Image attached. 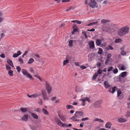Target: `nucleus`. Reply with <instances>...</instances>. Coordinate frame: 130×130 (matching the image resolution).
Instances as JSON below:
<instances>
[{"label":"nucleus","mask_w":130,"mask_h":130,"mask_svg":"<svg viewBox=\"0 0 130 130\" xmlns=\"http://www.w3.org/2000/svg\"><path fill=\"white\" fill-rule=\"evenodd\" d=\"M116 88V87H113V88L109 89L108 90V91L109 92L113 93L116 90L115 89Z\"/></svg>","instance_id":"17"},{"label":"nucleus","mask_w":130,"mask_h":130,"mask_svg":"<svg viewBox=\"0 0 130 130\" xmlns=\"http://www.w3.org/2000/svg\"><path fill=\"white\" fill-rule=\"evenodd\" d=\"M28 119V116L27 115H25L22 117V119L23 120L26 121Z\"/></svg>","instance_id":"18"},{"label":"nucleus","mask_w":130,"mask_h":130,"mask_svg":"<svg viewBox=\"0 0 130 130\" xmlns=\"http://www.w3.org/2000/svg\"><path fill=\"white\" fill-rule=\"evenodd\" d=\"M73 31L72 32V34H74V32H77L78 30V28L76 25H74L73 26Z\"/></svg>","instance_id":"14"},{"label":"nucleus","mask_w":130,"mask_h":130,"mask_svg":"<svg viewBox=\"0 0 130 130\" xmlns=\"http://www.w3.org/2000/svg\"><path fill=\"white\" fill-rule=\"evenodd\" d=\"M88 5L92 8L97 7L98 6L97 3L94 0H91L90 3Z\"/></svg>","instance_id":"6"},{"label":"nucleus","mask_w":130,"mask_h":130,"mask_svg":"<svg viewBox=\"0 0 130 130\" xmlns=\"http://www.w3.org/2000/svg\"><path fill=\"white\" fill-rule=\"evenodd\" d=\"M98 76V75L96 73H95L93 76L92 79H95Z\"/></svg>","instance_id":"38"},{"label":"nucleus","mask_w":130,"mask_h":130,"mask_svg":"<svg viewBox=\"0 0 130 130\" xmlns=\"http://www.w3.org/2000/svg\"><path fill=\"white\" fill-rule=\"evenodd\" d=\"M101 22L103 24H105L109 23L110 21L107 20L102 19L101 20Z\"/></svg>","instance_id":"25"},{"label":"nucleus","mask_w":130,"mask_h":130,"mask_svg":"<svg viewBox=\"0 0 130 130\" xmlns=\"http://www.w3.org/2000/svg\"><path fill=\"white\" fill-rule=\"evenodd\" d=\"M101 102L99 100L95 102L93 105L94 107H96L99 105L101 104Z\"/></svg>","instance_id":"16"},{"label":"nucleus","mask_w":130,"mask_h":130,"mask_svg":"<svg viewBox=\"0 0 130 130\" xmlns=\"http://www.w3.org/2000/svg\"><path fill=\"white\" fill-rule=\"evenodd\" d=\"M75 64L77 66H79V63L78 62H74Z\"/></svg>","instance_id":"57"},{"label":"nucleus","mask_w":130,"mask_h":130,"mask_svg":"<svg viewBox=\"0 0 130 130\" xmlns=\"http://www.w3.org/2000/svg\"><path fill=\"white\" fill-rule=\"evenodd\" d=\"M96 65L98 67L100 68L101 66V63L100 62H98L97 63Z\"/></svg>","instance_id":"53"},{"label":"nucleus","mask_w":130,"mask_h":130,"mask_svg":"<svg viewBox=\"0 0 130 130\" xmlns=\"http://www.w3.org/2000/svg\"><path fill=\"white\" fill-rule=\"evenodd\" d=\"M29 127L31 130H38L37 126L34 125L33 126H29Z\"/></svg>","instance_id":"22"},{"label":"nucleus","mask_w":130,"mask_h":130,"mask_svg":"<svg viewBox=\"0 0 130 130\" xmlns=\"http://www.w3.org/2000/svg\"><path fill=\"white\" fill-rule=\"evenodd\" d=\"M66 108L67 109H73L74 107L70 105H67L66 106Z\"/></svg>","instance_id":"27"},{"label":"nucleus","mask_w":130,"mask_h":130,"mask_svg":"<svg viewBox=\"0 0 130 130\" xmlns=\"http://www.w3.org/2000/svg\"><path fill=\"white\" fill-rule=\"evenodd\" d=\"M69 57L68 56H67L66 57V60H64L63 62V66H64L66 64L68 63L69 62Z\"/></svg>","instance_id":"10"},{"label":"nucleus","mask_w":130,"mask_h":130,"mask_svg":"<svg viewBox=\"0 0 130 130\" xmlns=\"http://www.w3.org/2000/svg\"><path fill=\"white\" fill-rule=\"evenodd\" d=\"M87 31H94L95 30V29L94 28H92L91 29H87Z\"/></svg>","instance_id":"58"},{"label":"nucleus","mask_w":130,"mask_h":130,"mask_svg":"<svg viewBox=\"0 0 130 130\" xmlns=\"http://www.w3.org/2000/svg\"><path fill=\"white\" fill-rule=\"evenodd\" d=\"M22 73L24 75L27 76L31 80H33L34 78L32 77V76L28 73L25 70L22 69L21 70Z\"/></svg>","instance_id":"5"},{"label":"nucleus","mask_w":130,"mask_h":130,"mask_svg":"<svg viewBox=\"0 0 130 130\" xmlns=\"http://www.w3.org/2000/svg\"><path fill=\"white\" fill-rule=\"evenodd\" d=\"M21 54V51H19L17 52V53H14L13 54V57L14 58H15L18 57Z\"/></svg>","instance_id":"15"},{"label":"nucleus","mask_w":130,"mask_h":130,"mask_svg":"<svg viewBox=\"0 0 130 130\" xmlns=\"http://www.w3.org/2000/svg\"><path fill=\"white\" fill-rule=\"evenodd\" d=\"M89 118H83L82 119V121H84L85 120H89Z\"/></svg>","instance_id":"51"},{"label":"nucleus","mask_w":130,"mask_h":130,"mask_svg":"<svg viewBox=\"0 0 130 130\" xmlns=\"http://www.w3.org/2000/svg\"><path fill=\"white\" fill-rule=\"evenodd\" d=\"M129 30V26H126L119 29L118 31V34L121 36H123L128 32Z\"/></svg>","instance_id":"1"},{"label":"nucleus","mask_w":130,"mask_h":130,"mask_svg":"<svg viewBox=\"0 0 130 130\" xmlns=\"http://www.w3.org/2000/svg\"><path fill=\"white\" fill-rule=\"evenodd\" d=\"M40 101L38 103L40 105H41L42 104V100L41 99H40Z\"/></svg>","instance_id":"63"},{"label":"nucleus","mask_w":130,"mask_h":130,"mask_svg":"<svg viewBox=\"0 0 130 130\" xmlns=\"http://www.w3.org/2000/svg\"><path fill=\"white\" fill-rule=\"evenodd\" d=\"M88 44L90 48L93 49L95 47L94 42L93 41H90L88 42Z\"/></svg>","instance_id":"9"},{"label":"nucleus","mask_w":130,"mask_h":130,"mask_svg":"<svg viewBox=\"0 0 130 130\" xmlns=\"http://www.w3.org/2000/svg\"><path fill=\"white\" fill-rule=\"evenodd\" d=\"M42 111H43V112L44 114L45 115H48V112L46 110L44 109H42Z\"/></svg>","instance_id":"37"},{"label":"nucleus","mask_w":130,"mask_h":130,"mask_svg":"<svg viewBox=\"0 0 130 130\" xmlns=\"http://www.w3.org/2000/svg\"><path fill=\"white\" fill-rule=\"evenodd\" d=\"M19 61L20 62V63L22 64L23 63V60L22 58H20L19 59Z\"/></svg>","instance_id":"44"},{"label":"nucleus","mask_w":130,"mask_h":130,"mask_svg":"<svg viewBox=\"0 0 130 130\" xmlns=\"http://www.w3.org/2000/svg\"><path fill=\"white\" fill-rule=\"evenodd\" d=\"M84 115V114L82 111H76L71 119L74 121H79L80 120L78 118H80L81 116H83Z\"/></svg>","instance_id":"2"},{"label":"nucleus","mask_w":130,"mask_h":130,"mask_svg":"<svg viewBox=\"0 0 130 130\" xmlns=\"http://www.w3.org/2000/svg\"><path fill=\"white\" fill-rule=\"evenodd\" d=\"M80 68H81L82 69H84L86 68V67L84 65H82L80 66Z\"/></svg>","instance_id":"52"},{"label":"nucleus","mask_w":130,"mask_h":130,"mask_svg":"<svg viewBox=\"0 0 130 130\" xmlns=\"http://www.w3.org/2000/svg\"><path fill=\"white\" fill-rule=\"evenodd\" d=\"M28 53V52L27 51H25L24 53L22 55V57L23 58L24 56H25Z\"/></svg>","instance_id":"49"},{"label":"nucleus","mask_w":130,"mask_h":130,"mask_svg":"<svg viewBox=\"0 0 130 130\" xmlns=\"http://www.w3.org/2000/svg\"><path fill=\"white\" fill-rule=\"evenodd\" d=\"M117 96L119 98V99H121L123 98V97L120 98V95L122 93V92L121 90H118L117 91Z\"/></svg>","instance_id":"23"},{"label":"nucleus","mask_w":130,"mask_h":130,"mask_svg":"<svg viewBox=\"0 0 130 130\" xmlns=\"http://www.w3.org/2000/svg\"><path fill=\"white\" fill-rule=\"evenodd\" d=\"M118 72V70L117 68L114 69L113 70V72L114 74H116Z\"/></svg>","instance_id":"46"},{"label":"nucleus","mask_w":130,"mask_h":130,"mask_svg":"<svg viewBox=\"0 0 130 130\" xmlns=\"http://www.w3.org/2000/svg\"><path fill=\"white\" fill-rule=\"evenodd\" d=\"M59 100H55V104H57V103H58L59 102Z\"/></svg>","instance_id":"64"},{"label":"nucleus","mask_w":130,"mask_h":130,"mask_svg":"<svg viewBox=\"0 0 130 130\" xmlns=\"http://www.w3.org/2000/svg\"><path fill=\"white\" fill-rule=\"evenodd\" d=\"M45 82V89L48 94L51 93L52 90V87L47 81H46Z\"/></svg>","instance_id":"3"},{"label":"nucleus","mask_w":130,"mask_h":130,"mask_svg":"<svg viewBox=\"0 0 130 130\" xmlns=\"http://www.w3.org/2000/svg\"><path fill=\"white\" fill-rule=\"evenodd\" d=\"M16 69L18 72H20L21 70V68L19 66H17L16 67Z\"/></svg>","instance_id":"42"},{"label":"nucleus","mask_w":130,"mask_h":130,"mask_svg":"<svg viewBox=\"0 0 130 130\" xmlns=\"http://www.w3.org/2000/svg\"><path fill=\"white\" fill-rule=\"evenodd\" d=\"M13 71L11 70H9L8 71V73L9 75L10 76H12L13 75Z\"/></svg>","instance_id":"34"},{"label":"nucleus","mask_w":130,"mask_h":130,"mask_svg":"<svg viewBox=\"0 0 130 130\" xmlns=\"http://www.w3.org/2000/svg\"><path fill=\"white\" fill-rule=\"evenodd\" d=\"M93 121H98L100 123H103L104 122V121L103 120H102L100 119H99L98 118H96L94 119L93 120Z\"/></svg>","instance_id":"24"},{"label":"nucleus","mask_w":130,"mask_h":130,"mask_svg":"<svg viewBox=\"0 0 130 130\" xmlns=\"http://www.w3.org/2000/svg\"><path fill=\"white\" fill-rule=\"evenodd\" d=\"M29 71L30 72L33 73L34 71L33 68L32 67H30L29 68Z\"/></svg>","instance_id":"50"},{"label":"nucleus","mask_w":130,"mask_h":130,"mask_svg":"<svg viewBox=\"0 0 130 130\" xmlns=\"http://www.w3.org/2000/svg\"><path fill=\"white\" fill-rule=\"evenodd\" d=\"M118 121L119 123H123L126 122L127 120L124 118H121L118 119Z\"/></svg>","instance_id":"13"},{"label":"nucleus","mask_w":130,"mask_h":130,"mask_svg":"<svg viewBox=\"0 0 130 130\" xmlns=\"http://www.w3.org/2000/svg\"><path fill=\"white\" fill-rule=\"evenodd\" d=\"M20 109L21 111L23 113L25 112L27 110V108H24L22 107H20Z\"/></svg>","instance_id":"28"},{"label":"nucleus","mask_w":130,"mask_h":130,"mask_svg":"<svg viewBox=\"0 0 130 130\" xmlns=\"http://www.w3.org/2000/svg\"><path fill=\"white\" fill-rule=\"evenodd\" d=\"M58 116L60 118L61 120L62 121H66V119L62 115H61L60 114H58Z\"/></svg>","instance_id":"26"},{"label":"nucleus","mask_w":130,"mask_h":130,"mask_svg":"<svg viewBox=\"0 0 130 130\" xmlns=\"http://www.w3.org/2000/svg\"><path fill=\"white\" fill-rule=\"evenodd\" d=\"M73 40H71L69 41V46L71 47L73 45Z\"/></svg>","instance_id":"36"},{"label":"nucleus","mask_w":130,"mask_h":130,"mask_svg":"<svg viewBox=\"0 0 130 130\" xmlns=\"http://www.w3.org/2000/svg\"><path fill=\"white\" fill-rule=\"evenodd\" d=\"M80 100L82 101L83 102V103L82 104V105L83 106H84L85 105V101L82 98Z\"/></svg>","instance_id":"41"},{"label":"nucleus","mask_w":130,"mask_h":130,"mask_svg":"<svg viewBox=\"0 0 130 130\" xmlns=\"http://www.w3.org/2000/svg\"><path fill=\"white\" fill-rule=\"evenodd\" d=\"M125 116L126 117H130V111H127L126 112Z\"/></svg>","instance_id":"43"},{"label":"nucleus","mask_w":130,"mask_h":130,"mask_svg":"<svg viewBox=\"0 0 130 130\" xmlns=\"http://www.w3.org/2000/svg\"><path fill=\"white\" fill-rule=\"evenodd\" d=\"M34 61V59L32 58H30L28 61L27 62V63L29 64H30L32 63Z\"/></svg>","instance_id":"30"},{"label":"nucleus","mask_w":130,"mask_h":130,"mask_svg":"<svg viewBox=\"0 0 130 130\" xmlns=\"http://www.w3.org/2000/svg\"><path fill=\"white\" fill-rule=\"evenodd\" d=\"M108 47L109 49L111 50H113V48L110 45H109L108 46Z\"/></svg>","instance_id":"54"},{"label":"nucleus","mask_w":130,"mask_h":130,"mask_svg":"<svg viewBox=\"0 0 130 130\" xmlns=\"http://www.w3.org/2000/svg\"><path fill=\"white\" fill-rule=\"evenodd\" d=\"M113 68V67H109L107 70V71L108 72H110V71H111Z\"/></svg>","instance_id":"47"},{"label":"nucleus","mask_w":130,"mask_h":130,"mask_svg":"<svg viewBox=\"0 0 130 130\" xmlns=\"http://www.w3.org/2000/svg\"><path fill=\"white\" fill-rule=\"evenodd\" d=\"M32 98H34L38 96L36 94H34L32 95Z\"/></svg>","instance_id":"56"},{"label":"nucleus","mask_w":130,"mask_h":130,"mask_svg":"<svg viewBox=\"0 0 130 130\" xmlns=\"http://www.w3.org/2000/svg\"><path fill=\"white\" fill-rule=\"evenodd\" d=\"M127 72H124L122 73L121 74V76L122 77H124L126 75Z\"/></svg>","instance_id":"32"},{"label":"nucleus","mask_w":130,"mask_h":130,"mask_svg":"<svg viewBox=\"0 0 130 130\" xmlns=\"http://www.w3.org/2000/svg\"><path fill=\"white\" fill-rule=\"evenodd\" d=\"M75 91L76 92H81L83 91V89L81 87L77 86L76 87Z\"/></svg>","instance_id":"12"},{"label":"nucleus","mask_w":130,"mask_h":130,"mask_svg":"<svg viewBox=\"0 0 130 130\" xmlns=\"http://www.w3.org/2000/svg\"><path fill=\"white\" fill-rule=\"evenodd\" d=\"M82 99L84 100L85 101H86L89 102H91V100H90V99L88 97H85Z\"/></svg>","instance_id":"35"},{"label":"nucleus","mask_w":130,"mask_h":130,"mask_svg":"<svg viewBox=\"0 0 130 130\" xmlns=\"http://www.w3.org/2000/svg\"><path fill=\"white\" fill-rule=\"evenodd\" d=\"M118 67L119 68L120 70H124L126 69V67L124 65H122L121 67L120 66H119Z\"/></svg>","instance_id":"20"},{"label":"nucleus","mask_w":130,"mask_h":130,"mask_svg":"<svg viewBox=\"0 0 130 130\" xmlns=\"http://www.w3.org/2000/svg\"><path fill=\"white\" fill-rule=\"evenodd\" d=\"M72 104L74 105H76L77 104V103L76 102H74Z\"/></svg>","instance_id":"62"},{"label":"nucleus","mask_w":130,"mask_h":130,"mask_svg":"<svg viewBox=\"0 0 130 130\" xmlns=\"http://www.w3.org/2000/svg\"><path fill=\"white\" fill-rule=\"evenodd\" d=\"M96 44L98 46H100L101 45V46L102 47H104L105 46V43H103L102 44V41L100 39H97L96 40Z\"/></svg>","instance_id":"8"},{"label":"nucleus","mask_w":130,"mask_h":130,"mask_svg":"<svg viewBox=\"0 0 130 130\" xmlns=\"http://www.w3.org/2000/svg\"><path fill=\"white\" fill-rule=\"evenodd\" d=\"M0 56L1 57H2L3 58H5V54H1L0 55Z\"/></svg>","instance_id":"55"},{"label":"nucleus","mask_w":130,"mask_h":130,"mask_svg":"<svg viewBox=\"0 0 130 130\" xmlns=\"http://www.w3.org/2000/svg\"><path fill=\"white\" fill-rule=\"evenodd\" d=\"M123 49L124 48L123 47L121 48V50H122V51L121 52V54L122 55H126V53L125 52L123 51Z\"/></svg>","instance_id":"31"},{"label":"nucleus","mask_w":130,"mask_h":130,"mask_svg":"<svg viewBox=\"0 0 130 130\" xmlns=\"http://www.w3.org/2000/svg\"><path fill=\"white\" fill-rule=\"evenodd\" d=\"M70 0H62V2H69Z\"/></svg>","instance_id":"59"},{"label":"nucleus","mask_w":130,"mask_h":130,"mask_svg":"<svg viewBox=\"0 0 130 130\" xmlns=\"http://www.w3.org/2000/svg\"><path fill=\"white\" fill-rule=\"evenodd\" d=\"M102 72V70L100 69H99L97 71V73L99 74H101Z\"/></svg>","instance_id":"45"},{"label":"nucleus","mask_w":130,"mask_h":130,"mask_svg":"<svg viewBox=\"0 0 130 130\" xmlns=\"http://www.w3.org/2000/svg\"><path fill=\"white\" fill-rule=\"evenodd\" d=\"M111 123L110 122H108L106 124L105 126L106 128H111Z\"/></svg>","instance_id":"21"},{"label":"nucleus","mask_w":130,"mask_h":130,"mask_svg":"<svg viewBox=\"0 0 130 130\" xmlns=\"http://www.w3.org/2000/svg\"><path fill=\"white\" fill-rule=\"evenodd\" d=\"M41 93L43 99L44 100H48V98L47 96L46 92L45 90H42Z\"/></svg>","instance_id":"7"},{"label":"nucleus","mask_w":130,"mask_h":130,"mask_svg":"<svg viewBox=\"0 0 130 130\" xmlns=\"http://www.w3.org/2000/svg\"><path fill=\"white\" fill-rule=\"evenodd\" d=\"M104 84L105 88L106 89L108 88L111 87L110 84L107 81H105L104 82Z\"/></svg>","instance_id":"11"},{"label":"nucleus","mask_w":130,"mask_h":130,"mask_svg":"<svg viewBox=\"0 0 130 130\" xmlns=\"http://www.w3.org/2000/svg\"><path fill=\"white\" fill-rule=\"evenodd\" d=\"M7 63L9 64L11 67H13V64L11 60L10 59H8L7 60Z\"/></svg>","instance_id":"19"},{"label":"nucleus","mask_w":130,"mask_h":130,"mask_svg":"<svg viewBox=\"0 0 130 130\" xmlns=\"http://www.w3.org/2000/svg\"><path fill=\"white\" fill-rule=\"evenodd\" d=\"M112 56V55L111 53H109L107 54V59L108 60H109L110 58Z\"/></svg>","instance_id":"39"},{"label":"nucleus","mask_w":130,"mask_h":130,"mask_svg":"<svg viewBox=\"0 0 130 130\" xmlns=\"http://www.w3.org/2000/svg\"><path fill=\"white\" fill-rule=\"evenodd\" d=\"M103 52V49L101 48H99V51L98 52V53L100 55Z\"/></svg>","instance_id":"33"},{"label":"nucleus","mask_w":130,"mask_h":130,"mask_svg":"<svg viewBox=\"0 0 130 130\" xmlns=\"http://www.w3.org/2000/svg\"><path fill=\"white\" fill-rule=\"evenodd\" d=\"M54 119L56 122L59 126L63 127L67 126V124L63 123L58 117H55Z\"/></svg>","instance_id":"4"},{"label":"nucleus","mask_w":130,"mask_h":130,"mask_svg":"<svg viewBox=\"0 0 130 130\" xmlns=\"http://www.w3.org/2000/svg\"><path fill=\"white\" fill-rule=\"evenodd\" d=\"M56 97H54L52 98L51 99V100L52 101H53L54 100L56 99Z\"/></svg>","instance_id":"60"},{"label":"nucleus","mask_w":130,"mask_h":130,"mask_svg":"<svg viewBox=\"0 0 130 130\" xmlns=\"http://www.w3.org/2000/svg\"><path fill=\"white\" fill-rule=\"evenodd\" d=\"M122 40L121 39H116L115 41V43H119L121 42L122 41Z\"/></svg>","instance_id":"40"},{"label":"nucleus","mask_w":130,"mask_h":130,"mask_svg":"<svg viewBox=\"0 0 130 130\" xmlns=\"http://www.w3.org/2000/svg\"><path fill=\"white\" fill-rule=\"evenodd\" d=\"M31 116L34 118L35 119H38V116L34 113H31Z\"/></svg>","instance_id":"29"},{"label":"nucleus","mask_w":130,"mask_h":130,"mask_svg":"<svg viewBox=\"0 0 130 130\" xmlns=\"http://www.w3.org/2000/svg\"><path fill=\"white\" fill-rule=\"evenodd\" d=\"M6 69L7 70H10L11 69V68L10 67L9 65L7 64L6 65Z\"/></svg>","instance_id":"48"},{"label":"nucleus","mask_w":130,"mask_h":130,"mask_svg":"<svg viewBox=\"0 0 130 130\" xmlns=\"http://www.w3.org/2000/svg\"><path fill=\"white\" fill-rule=\"evenodd\" d=\"M77 24H80L82 23V22L80 21H79L78 20H77L76 22Z\"/></svg>","instance_id":"61"}]
</instances>
